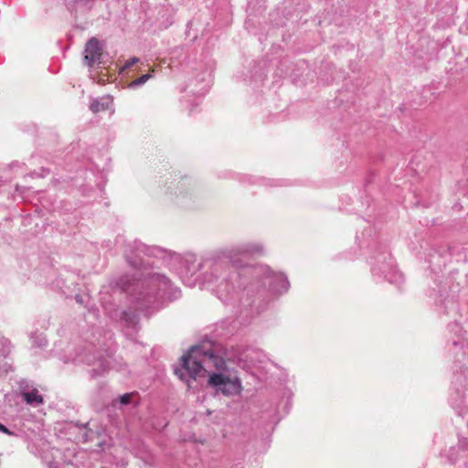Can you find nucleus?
I'll use <instances>...</instances> for the list:
<instances>
[{"instance_id":"obj_1","label":"nucleus","mask_w":468,"mask_h":468,"mask_svg":"<svg viewBox=\"0 0 468 468\" xmlns=\"http://www.w3.org/2000/svg\"><path fill=\"white\" fill-rule=\"evenodd\" d=\"M176 374L190 387L189 378L197 380L208 376V384L226 396L238 395L242 390L240 379L229 370L225 360L208 347L193 346L180 358Z\"/></svg>"},{"instance_id":"obj_7","label":"nucleus","mask_w":468,"mask_h":468,"mask_svg":"<svg viewBox=\"0 0 468 468\" xmlns=\"http://www.w3.org/2000/svg\"><path fill=\"white\" fill-rule=\"evenodd\" d=\"M131 398H132V394H124L122 396L120 397L119 400H120V403L122 404V405H127L130 403L131 401Z\"/></svg>"},{"instance_id":"obj_8","label":"nucleus","mask_w":468,"mask_h":468,"mask_svg":"<svg viewBox=\"0 0 468 468\" xmlns=\"http://www.w3.org/2000/svg\"><path fill=\"white\" fill-rule=\"evenodd\" d=\"M137 62H139V58H136V57L132 58L131 59L126 61V63L124 64V66L122 69V70H124V69L132 67L133 65L136 64Z\"/></svg>"},{"instance_id":"obj_3","label":"nucleus","mask_w":468,"mask_h":468,"mask_svg":"<svg viewBox=\"0 0 468 468\" xmlns=\"http://www.w3.org/2000/svg\"><path fill=\"white\" fill-rule=\"evenodd\" d=\"M22 396L27 404L40 405L43 402L42 397L40 395H38L37 390H32L30 392H24L22 394Z\"/></svg>"},{"instance_id":"obj_9","label":"nucleus","mask_w":468,"mask_h":468,"mask_svg":"<svg viewBox=\"0 0 468 468\" xmlns=\"http://www.w3.org/2000/svg\"><path fill=\"white\" fill-rule=\"evenodd\" d=\"M0 431L10 434L11 432L7 430V428L2 424H0Z\"/></svg>"},{"instance_id":"obj_4","label":"nucleus","mask_w":468,"mask_h":468,"mask_svg":"<svg viewBox=\"0 0 468 468\" xmlns=\"http://www.w3.org/2000/svg\"><path fill=\"white\" fill-rule=\"evenodd\" d=\"M241 251L244 253H261L263 247L259 242H250L243 246Z\"/></svg>"},{"instance_id":"obj_5","label":"nucleus","mask_w":468,"mask_h":468,"mask_svg":"<svg viewBox=\"0 0 468 468\" xmlns=\"http://www.w3.org/2000/svg\"><path fill=\"white\" fill-rule=\"evenodd\" d=\"M110 104H111L110 100H107L105 102H101L99 101H93L90 103V109L91 112L96 113V112H100L109 109Z\"/></svg>"},{"instance_id":"obj_2","label":"nucleus","mask_w":468,"mask_h":468,"mask_svg":"<svg viewBox=\"0 0 468 468\" xmlns=\"http://www.w3.org/2000/svg\"><path fill=\"white\" fill-rule=\"evenodd\" d=\"M101 56V49L99 45L98 40L95 38H91L86 44V48L84 50V60L89 65L91 66L97 62H99Z\"/></svg>"},{"instance_id":"obj_6","label":"nucleus","mask_w":468,"mask_h":468,"mask_svg":"<svg viewBox=\"0 0 468 468\" xmlns=\"http://www.w3.org/2000/svg\"><path fill=\"white\" fill-rule=\"evenodd\" d=\"M153 76L151 74H145L133 80L130 87H136L144 84L148 80H150Z\"/></svg>"}]
</instances>
